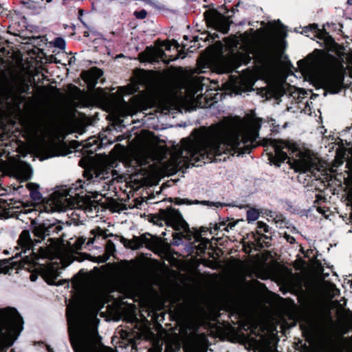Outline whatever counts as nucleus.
I'll list each match as a JSON object with an SVG mask.
<instances>
[{
	"mask_svg": "<svg viewBox=\"0 0 352 352\" xmlns=\"http://www.w3.org/2000/svg\"><path fill=\"white\" fill-rule=\"evenodd\" d=\"M63 263H62V261L60 263H52L50 265L47 266L43 271V276L46 282L49 284L53 285L55 284V280L57 277L59 276L58 270L65 267Z\"/></svg>",
	"mask_w": 352,
	"mask_h": 352,
	"instance_id": "nucleus-18",
	"label": "nucleus"
},
{
	"mask_svg": "<svg viewBox=\"0 0 352 352\" xmlns=\"http://www.w3.org/2000/svg\"><path fill=\"white\" fill-rule=\"evenodd\" d=\"M104 298L102 293H97L87 301L73 299L67 305L68 331L75 352H95L94 345L97 342V332L87 324L85 315L89 313L95 316L103 307Z\"/></svg>",
	"mask_w": 352,
	"mask_h": 352,
	"instance_id": "nucleus-2",
	"label": "nucleus"
},
{
	"mask_svg": "<svg viewBox=\"0 0 352 352\" xmlns=\"http://www.w3.org/2000/svg\"><path fill=\"white\" fill-rule=\"evenodd\" d=\"M302 32L309 37L324 38L326 36V32L322 30H320L316 24H311L308 27H305Z\"/></svg>",
	"mask_w": 352,
	"mask_h": 352,
	"instance_id": "nucleus-21",
	"label": "nucleus"
},
{
	"mask_svg": "<svg viewBox=\"0 0 352 352\" xmlns=\"http://www.w3.org/2000/svg\"><path fill=\"white\" fill-rule=\"evenodd\" d=\"M54 228V226H45V224H39L34 226V232L35 236L42 239L45 236L50 235L51 230Z\"/></svg>",
	"mask_w": 352,
	"mask_h": 352,
	"instance_id": "nucleus-22",
	"label": "nucleus"
},
{
	"mask_svg": "<svg viewBox=\"0 0 352 352\" xmlns=\"http://www.w3.org/2000/svg\"><path fill=\"white\" fill-rule=\"evenodd\" d=\"M248 124L247 121L242 120L234 123L225 121L195 130L190 137L182 140L179 148H174L168 160L157 156L158 148L155 141L147 138L140 142L133 161L142 166L150 160H159L164 170L168 173L175 172L184 166L188 167L190 164L199 166V162H210L216 155L231 153L239 148L241 144L239 141L240 135L243 142H251L255 138L258 128L255 122L249 138H245L244 133H237L245 132L249 129Z\"/></svg>",
	"mask_w": 352,
	"mask_h": 352,
	"instance_id": "nucleus-1",
	"label": "nucleus"
},
{
	"mask_svg": "<svg viewBox=\"0 0 352 352\" xmlns=\"http://www.w3.org/2000/svg\"><path fill=\"white\" fill-rule=\"evenodd\" d=\"M180 56H181V55H180V54H178L176 57L173 58V59H170V60H175V59L178 58Z\"/></svg>",
	"mask_w": 352,
	"mask_h": 352,
	"instance_id": "nucleus-47",
	"label": "nucleus"
},
{
	"mask_svg": "<svg viewBox=\"0 0 352 352\" xmlns=\"http://www.w3.org/2000/svg\"><path fill=\"white\" fill-rule=\"evenodd\" d=\"M98 234L99 235H102V230H99Z\"/></svg>",
	"mask_w": 352,
	"mask_h": 352,
	"instance_id": "nucleus-50",
	"label": "nucleus"
},
{
	"mask_svg": "<svg viewBox=\"0 0 352 352\" xmlns=\"http://www.w3.org/2000/svg\"><path fill=\"white\" fill-rule=\"evenodd\" d=\"M268 144L274 149V155L270 154L269 159L276 165L288 160L296 171L306 172L319 170L318 159L309 151H301L295 143L283 140H270Z\"/></svg>",
	"mask_w": 352,
	"mask_h": 352,
	"instance_id": "nucleus-3",
	"label": "nucleus"
},
{
	"mask_svg": "<svg viewBox=\"0 0 352 352\" xmlns=\"http://www.w3.org/2000/svg\"><path fill=\"white\" fill-rule=\"evenodd\" d=\"M23 100H24V96H22L20 94L17 95V96H14V98H13L14 102L18 107L23 101Z\"/></svg>",
	"mask_w": 352,
	"mask_h": 352,
	"instance_id": "nucleus-35",
	"label": "nucleus"
},
{
	"mask_svg": "<svg viewBox=\"0 0 352 352\" xmlns=\"http://www.w3.org/2000/svg\"><path fill=\"white\" fill-rule=\"evenodd\" d=\"M28 86H27V87H25V86H24V87H21V88L20 89V92H21V93H25V92H26V91H27V90H28Z\"/></svg>",
	"mask_w": 352,
	"mask_h": 352,
	"instance_id": "nucleus-42",
	"label": "nucleus"
},
{
	"mask_svg": "<svg viewBox=\"0 0 352 352\" xmlns=\"http://www.w3.org/2000/svg\"><path fill=\"white\" fill-rule=\"evenodd\" d=\"M338 292V289H336L335 291L333 292V294H336Z\"/></svg>",
	"mask_w": 352,
	"mask_h": 352,
	"instance_id": "nucleus-48",
	"label": "nucleus"
},
{
	"mask_svg": "<svg viewBox=\"0 0 352 352\" xmlns=\"http://www.w3.org/2000/svg\"><path fill=\"white\" fill-rule=\"evenodd\" d=\"M258 326V323L256 321L252 320L251 324L249 325L248 328L252 333H254Z\"/></svg>",
	"mask_w": 352,
	"mask_h": 352,
	"instance_id": "nucleus-36",
	"label": "nucleus"
},
{
	"mask_svg": "<svg viewBox=\"0 0 352 352\" xmlns=\"http://www.w3.org/2000/svg\"><path fill=\"white\" fill-rule=\"evenodd\" d=\"M127 157L126 148L120 144L115 146L110 156H106L102 160V166L104 169L102 171L96 170V177L104 179L108 174L107 169L111 167H116L117 161H124Z\"/></svg>",
	"mask_w": 352,
	"mask_h": 352,
	"instance_id": "nucleus-10",
	"label": "nucleus"
},
{
	"mask_svg": "<svg viewBox=\"0 0 352 352\" xmlns=\"http://www.w3.org/2000/svg\"><path fill=\"white\" fill-rule=\"evenodd\" d=\"M343 76L338 69H331L321 74L318 78L320 85L330 93L340 91Z\"/></svg>",
	"mask_w": 352,
	"mask_h": 352,
	"instance_id": "nucleus-11",
	"label": "nucleus"
},
{
	"mask_svg": "<svg viewBox=\"0 0 352 352\" xmlns=\"http://www.w3.org/2000/svg\"><path fill=\"white\" fill-rule=\"evenodd\" d=\"M1 208L5 210L6 209V206H5V203L2 202L1 200L0 199V210ZM0 216H1L2 217H6V214H1V211H0Z\"/></svg>",
	"mask_w": 352,
	"mask_h": 352,
	"instance_id": "nucleus-39",
	"label": "nucleus"
},
{
	"mask_svg": "<svg viewBox=\"0 0 352 352\" xmlns=\"http://www.w3.org/2000/svg\"><path fill=\"white\" fill-rule=\"evenodd\" d=\"M162 218L165 220L166 223L177 230L185 229L186 223L182 217L178 210L173 208H168L160 211Z\"/></svg>",
	"mask_w": 352,
	"mask_h": 352,
	"instance_id": "nucleus-14",
	"label": "nucleus"
},
{
	"mask_svg": "<svg viewBox=\"0 0 352 352\" xmlns=\"http://www.w3.org/2000/svg\"><path fill=\"white\" fill-rule=\"evenodd\" d=\"M238 120H242V121H245V122L247 121V122H248V124L247 125H248L249 129L245 130L246 131L245 132L244 131V134H245L244 136H245V138L246 137L249 138V136L250 135V132H251V131H252V129H253V125L254 124V122L256 123V125L258 127V128H256V136L255 137V138L254 140H252V141H251V142H242L241 136L240 135L239 137V141L241 142V144L239 145V148H236L234 151H232L230 153L231 155H233L236 152V150H242L243 148H245L246 150L243 151V153H245V152H247V150H250V148L255 146V145L254 144V142L258 138V130L261 126L260 120L253 116H248L245 118H244L243 119L235 118L232 120H228V121H226V123H234ZM238 133L241 134V133L240 131ZM242 133H243V132Z\"/></svg>",
	"mask_w": 352,
	"mask_h": 352,
	"instance_id": "nucleus-12",
	"label": "nucleus"
},
{
	"mask_svg": "<svg viewBox=\"0 0 352 352\" xmlns=\"http://www.w3.org/2000/svg\"><path fill=\"white\" fill-rule=\"evenodd\" d=\"M200 338H201V342L204 344L205 341H206V336L202 334L200 336Z\"/></svg>",
	"mask_w": 352,
	"mask_h": 352,
	"instance_id": "nucleus-44",
	"label": "nucleus"
},
{
	"mask_svg": "<svg viewBox=\"0 0 352 352\" xmlns=\"http://www.w3.org/2000/svg\"><path fill=\"white\" fill-rule=\"evenodd\" d=\"M166 54L164 50L159 48L146 47V49L139 54V59L142 62H154L162 60L166 62Z\"/></svg>",
	"mask_w": 352,
	"mask_h": 352,
	"instance_id": "nucleus-15",
	"label": "nucleus"
},
{
	"mask_svg": "<svg viewBox=\"0 0 352 352\" xmlns=\"http://www.w3.org/2000/svg\"><path fill=\"white\" fill-rule=\"evenodd\" d=\"M28 212L32 214L31 218L33 217L34 214H36V211L34 210H29Z\"/></svg>",
	"mask_w": 352,
	"mask_h": 352,
	"instance_id": "nucleus-43",
	"label": "nucleus"
},
{
	"mask_svg": "<svg viewBox=\"0 0 352 352\" xmlns=\"http://www.w3.org/2000/svg\"><path fill=\"white\" fill-rule=\"evenodd\" d=\"M84 241L85 239H78V240H76L74 244L76 249H80L81 245L83 244Z\"/></svg>",
	"mask_w": 352,
	"mask_h": 352,
	"instance_id": "nucleus-37",
	"label": "nucleus"
},
{
	"mask_svg": "<svg viewBox=\"0 0 352 352\" xmlns=\"http://www.w3.org/2000/svg\"><path fill=\"white\" fill-rule=\"evenodd\" d=\"M10 269V262L8 260H0V273H7Z\"/></svg>",
	"mask_w": 352,
	"mask_h": 352,
	"instance_id": "nucleus-27",
	"label": "nucleus"
},
{
	"mask_svg": "<svg viewBox=\"0 0 352 352\" xmlns=\"http://www.w3.org/2000/svg\"><path fill=\"white\" fill-rule=\"evenodd\" d=\"M238 120H242V121H245V122L247 121V122H248V124L247 125H248L249 129L245 130L246 131L245 132L244 131V134H245L244 136H245V138L246 137L249 138V136L250 135V132H251V131H252V129H253V125L254 124V122L256 123V125L258 127V128H256V136L255 137V138L254 140H252V141H251V142H242L241 136L240 135L239 137V141L241 142V144L239 145V148H236L234 151H232L230 153L231 155H233L236 152V150H242L243 148H245L246 150L243 151V153H245V152H247V150H250V148L255 146V145L254 144V142L258 138V130L261 126L260 120L253 116H248L245 118H244L243 119L235 118L232 120H228V121H226V123H234ZM238 133L241 134V133L240 131ZM242 133H243V132Z\"/></svg>",
	"mask_w": 352,
	"mask_h": 352,
	"instance_id": "nucleus-13",
	"label": "nucleus"
},
{
	"mask_svg": "<svg viewBox=\"0 0 352 352\" xmlns=\"http://www.w3.org/2000/svg\"><path fill=\"white\" fill-rule=\"evenodd\" d=\"M260 212L254 209L250 208L247 211V220L248 221H256L259 217Z\"/></svg>",
	"mask_w": 352,
	"mask_h": 352,
	"instance_id": "nucleus-25",
	"label": "nucleus"
},
{
	"mask_svg": "<svg viewBox=\"0 0 352 352\" xmlns=\"http://www.w3.org/2000/svg\"><path fill=\"white\" fill-rule=\"evenodd\" d=\"M102 72L96 67L91 68L90 70L82 73V79L87 82L89 88L95 87L98 80L102 76Z\"/></svg>",
	"mask_w": 352,
	"mask_h": 352,
	"instance_id": "nucleus-20",
	"label": "nucleus"
},
{
	"mask_svg": "<svg viewBox=\"0 0 352 352\" xmlns=\"http://www.w3.org/2000/svg\"><path fill=\"white\" fill-rule=\"evenodd\" d=\"M134 14L135 16L138 18V19H144L146 15H147V12L146 10H142L140 11H136L134 12Z\"/></svg>",
	"mask_w": 352,
	"mask_h": 352,
	"instance_id": "nucleus-34",
	"label": "nucleus"
},
{
	"mask_svg": "<svg viewBox=\"0 0 352 352\" xmlns=\"http://www.w3.org/2000/svg\"><path fill=\"white\" fill-rule=\"evenodd\" d=\"M209 243V241H206L205 242H202L201 243V244L199 245L200 246V250L202 251L204 250H205L208 245V244Z\"/></svg>",
	"mask_w": 352,
	"mask_h": 352,
	"instance_id": "nucleus-40",
	"label": "nucleus"
},
{
	"mask_svg": "<svg viewBox=\"0 0 352 352\" xmlns=\"http://www.w3.org/2000/svg\"><path fill=\"white\" fill-rule=\"evenodd\" d=\"M121 116H124L126 115H131L133 113L134 110L130 107V105L124 102L121 107Z\"/></svg>",
	"mask_w": 352,
	"mask_h": 352,
	"instance_id": "nucleus-26",
	"label": "nucleus"
},
{
	"mask_svg": "<svg viewBox=\"0 0 352 352\" xmlns=\"http://www.w3.org/2000/svg\"><path fill=\"white\" fill-rule=\"evenodd\" d=\"M97 141L95 138H89V140H87L85 144L84 145V146H86V147H89L91 145H92L94 143H96Z\"/></svg>",
	"mask_w": 352,
	"mask_h": 352,
	"instance_id": "nucleus-38",
	"label": "nucleus"
},
{
	"mask_svg": "<svg viewBox=\"0 0 352 352\" xmlns=\"http://www.w3.org/2000/svg\"><path fill=\"white\" fill-rule=\"evenodd\" d=\"M54 45L56 47H58V48L62 50L65 48V42L61 38H57L54 41Z\"/></svg>",
	"mask_w": 352,
	"mask_h": 352,
	"instance_id": "nucleus-33",
	"label": "nucleus"
},
{
	"mask_svg": "<svg viewBox=\"0 0 352 352\" xmlns=\"http://www.w3.org/2000/svg\"><path fill=\"white\" fill-rule=\"evenodd\" d=\"M230 226H228V230H225L226 232H228L230 230H231Z\"/></svg>",
	"mask_w": 352,
	"mask_h": 352,
	"instance_id": "nucleus-49",
	"label": "nucleus"
},
{
	"mask_svg": "<svg viewBox=\"0 0 352 352\" xmlns=\"http://www.w3.org/2000/svg\"><path fill=\"white\" fill-rule=\"evenodd\" d=\"M235 226V223L231 222H220L219 223H216L214 225L212 228H211L210 232L211 234H217L218 232H223L225 230H228V226H230V228H233Z\"/></svg>",
	"mask_w": 352,
	"mask_h": 352,
	"instance_id": "nucleus-23",
	"label": "nucleus"
},
{
	"mask_svg": "<svg viewBox=\"0 0 352 352\" xmlns=\"http://www.w3.org/2000/svg\"><path fill=\"white\" fill-rule=\"evenodd\" d=\"M285 238H286L287 241L289 243H293L294 242V241H295V239H294V237L290 236H287H287H285Z\"/></svg>",
	"mask_w": 352,
	"mask_h": 352,
	"instance_id": "nucleus-41",
	"label": "nucleus"
},
{
	"mask_svg": "<svg viewBox=\"0 0 352 352\" xmlns=\"http://www.w3.org/2000/svg\"><path fill=\"white\" fill-rule=\"evenodd\" d=\"M162 46H164L166 50H170L171 47H174L176 49H178L179 44L176 41L172 40L171 41L164 42Z\"/></svg>",
	"mask_w": 352,
	"mask_h": 352,
	"instance_id": "nucleus-30",
	"label": "nucleus"
},
{
	"mask_svg": "<svg viewBox=\"0 0 352 352\" xmlns=\"http://www.w3.org/2000/svg\"><path fill=\"white\" fill-rule=\"evenodd\" d=\"M83 182L82 180H78L76 184H74L70 188L65 187L60 188L53 192L47 201L46 208L49 206L50 211H61L65 210L68 208L79 207L80 205L77 201L76 196L80 195L77 192L78 189L83 188Z\"/></svg>",
	"mask_w": 352,
	"mask_h": 352,
	"instance_id": "nucleus-6",
	"label": "nucleus"
},
{
	"mask_svg": "<svg viewBox=\"0 0 352 352\" xmlns=\"http://www.w3.org/2000/svg\"><path fill=\"white\" fill-rule=\"evenodd\" d=\"M46 1H47V3H50V2H51V1H52V0H46Z\"/></svg>",
	"mask_w": 352,
	"mask_h": 352,
	"instance_id": "nucleus-51",
	"label": "nucleus"
},
{
	"mask_svg": "<svg viewBox=\"0 0 352 352\" xmlns=\"http://www.w3.org/2000/svg\"><path fill=\"white\" fill-rule=\"evenodd\" d=\"M24 135L26 139L34 144L40 146L45 144L48 136V129L35 120H28L23 123Z\"/></svg>",
	"mask_w": 352,
	"mask_h": 352,
	"instance_id": "nucleus-9",
	"label": "nucleus"
},
{
	"mask_svg": "<svg viewBox=\"0 0 352 352\" xmlns=\"http://www.w3.org/2000/svg\"><path fill=\"white\" fill-rule=\"evenodd\" d=\"M138 89V85L137 84H131L125 88V94H132L136 92Z\"/></svg>",
	"mask_w": 352,
	"mask_h": 352,
	"instance_id": "nucleus-32",
	"label": "nucleus"
},
{
	"mask_svg": "<svg viewBox=\"0 0 352 352\" xmlns=\"http://www.w3.org/2000/svg\"><path fill=\"white\" fill-rule=\"evenodd\" d=\"M105 251H106V254L108 256L113 254V252L115 251V245L112 241H108L107 242V244L105 246Z\"/></svg>",
	"mask_w": 352,
	"mask_h": 352,
	"instance_id": "nucleus-29",
	"label": "nucleus"
},
{
	"mask_svg": "<svg viewBox=\"0 0 352 352\" xmlns=\"http://www.w3.org/2000/svg\"><path fill=\"white\" fill-rule=\"evenodd\" d=\"M40 242V240H35L34 241L31 239L30 232L28 230H23L18 239V247L16 249L21 248V252L16 253V256L20 254L21 252L25 253L28 250H32L33 257L28 259L29 262H34L38 258H50L52 256L53 252L51 248L40 247L36 249L34 247V243Z\"/></svg>",
	"mask_w": 352,
	"mask_h": 352,
	"instance_id": "nucleus-8",
	"label": "nucleus"
},
{
	"mask_svg": "<svg viewBox=\"0 0 352 352\" xmlns=\"http://www.w3.org/2000/svg\"><path fill=\"white\" fill-rule=\"evenodd\" d=\"M12 175L21 180L25 181L30 178L31 169L30 166L23 162H18L11 167Z\"/></svg>",
	"mask_w": 352,
	"mask_h": 352,
	"instance_id": "nucleus-17",
	"label": "nucleus"
},
{
	"mask_svg": "<svg viewBox=\"0 0 352 352\" xmlns=\"http://www.w3.org/2000/svg\"><path fill=\"white\" fill-rule=\"evenodd\" d=\"M184 203H185L184 200L177 199V200L176 201V204H184Z\"/></svg>",
	"mask_w": 352,
	"mask_h": 352,
	"instance_id": "nucleus-45",
	"label": "nucleus"
},
{
	"mask_svg": "<svg viewBox=\"0 0 352 352\" xmlns=\"http://www.w3.org/2000/svg\"><path fill=\"white\" fill-rule=\"evenodd\" d=\"M23 319L14 308L0 310V352L10 346L23 329Z\"/></svg>",
	"mask_w": 352,
	"mask_h": 352,
	"instance_id": "nucleus-5",
	"label": "nucleus"
},
{
	"mask_svg": "<svg viewBox=\"0 0 352 352\" xmlns=\"http://www.w3.org/2000/svg\"><path fill=\"white\" fill-rule=\"evenodd\" d=\"M257 234H262V232H268L269 231V227L268 226L262 222V221H258L257 223Z\"/></svg>",
	"mask_w": 352,
	"mask_h": 352,
	"instance_id": "nucleus-28",
	"label": "nucleus"
},
{
	"mask_svg": "<svg viewBox=\"0 0 352 352\" xmlns=\"http://www.w3.org/2000/svg\"><path fill=\"white\" fill-rule=\"evenodd\" d=\"M204 80L201 77H195L187 82L185 87L186 99L193 100L196 94L197 97L199 96L198 93L202 90V86L204 85L202 82Z\"/></svg>",
	"mask_w": 352,
	"mask_h": 352,
	"instance_id": "nucleus-16",
	"label": "nucleus"
},
{
	"mask_svg": "<svg viewBox=\"0 0 352 352\" xmlns=\"http://www.w3.org/2000/svg\"><path fill=\"white\" fill-rule=\"evenodd\" d=\"M124 245L132 250H138L145 246L159 254L165 253L168 250L166 244L148 234H144L140 236H133L131 239H124Z\"/></svg>",
	"mask_w": 352,
	"mask_h": 352,
	"instance_id": "nucleus-7",
	"label": "nucleus"
},
{
	"mask_svg": "<svg viewBox=\"0 0 352 352\" xmlns=\"http://www.w3.org/2000/svg\"><path fill=\"white\" fill-rule=\"evenodd\" d=\"M265 342V346H264L262 349L261 352H274L275 349L274 347L271 345V342L269 340H263Z\"/></svg>",
	"mask_w": 352,
	"mask_h": 352,
	"instance_id": "nucleus-31",
	"label": "nucleus"
},
{
	"mask_svg": "<svg viewBox=\"0 0 352 352\" xmlns=\"http://www.w3.org/2000/svg\"><path fill=\"white\" fill-rule=\"evenodd\" d=\"M257 36L252 29L250 33L246 32L239 36H233L226 41L228 53L221 56L216 63V69L219 73H230L241 63H248L250 54L253 52V44Z\"/></svg>",
	"mask_w": 352,
	"mask_h": 352,
	"instance_id": "nucleus-4",
	"label": "nucleus"
},
{
	"mask_svg": "<svg viewBox=\"0 0 352 352\" xmlns=\"http://www.w3.org/2000/svg\"><path fill=\"white\" fill-rule=\"evenodd\" d=\"M208 25L223 33H227L229 30V23L228 20L221 15H213L207 19Z\"/></svg>",
	"mask_w": 352,
	"mask_h": 352,
	"instance_id": "nucleus-19",
	"label": "nucleus"
},
{
	"mask_svg": "<svg viewBox=\"0 0 352 352\" xmlns=\"http://www.w3.org/2000/svg\"><path fill=\"white\" fill-rule=\"evenodd\" d=\"M27 188L30 192V196L35 201H39L41 199V195L38 190V185L33 183L27 184Z\"/></svg>",
	"mask_w": 352,
	"mask_h": 352,
	"instance_id": "nucleus-24",
	"label": "nucleus"
},
{
	"mask_svg": "<svg viewBox=\"0 0 352 352\" xmlns=\"http://www.w3.org/2000/svg\"><path fill=\"white\" fill-rule=\"evenodd\" d=\"M30 278L32 281H34L36 280V277L34 275H31Z\"/></svg>",
	"mask_w": 352,
	"mask_h": 352,
	"instance_id": "nucleus-46",
	"label": "nucleus"
}]
</instances>
